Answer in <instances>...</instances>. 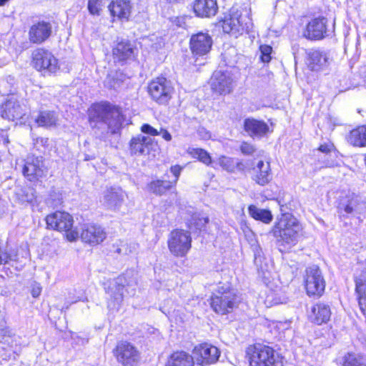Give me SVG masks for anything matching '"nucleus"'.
<instances>
[{
	"instance_id": "nucleus-1",
	"label": "nucleus",
	"mask_w": 366,
	"mask_h": 366,
	"mask_svg": "<svg viewBox=\"0 0 366 366\" xmlns=\"http://www.w3.org/2000/svg\"><path fill=\"white\" fill-rule=\"evenodd\" d=\"M89 119L92 127H97V124H102L112 134L117 133L122 124L119 109L109 102H100L92 105L89 110Z\"/></svg>"
},
{
	"instance_id": "nucleus-2",
	"label": "nucleus",
	"mask_w": 366,
	"mask_h": 366,
	"mask_svg": "<svg viewBox=\"0 0 366 366\" xmlns=\"http://www.w3.org/2000/svg\"><path fill=\"white\" fill-rule=\"evenodd\" d=\"M301 230L302 226L299 221L292 214L286 213L275 223L272 232L277 239L279 246L284 247V249L280 248V250L283 252L297 244Z\"/></svg>"
},
{
	"instance_id": "nucleus-3",
	"label": "nucleus",
	"mask_w": 366,
	"mask_h": 366,
	"mask_svg": "<svg viewBox=\"0 0 366 366\" xmlns=\"http://www.w3.org/2000/svg\"><path fill=\"white\" fill-rule=\"evenodd\" d=\"M246 357L249 366H283L282 356L273 347L262 343L249 345Z\"/></svg>"
},
{
	"instance_id": "nucleus-4",
	"label": "nucleus",
	"mask_w": 366,
	"mask_h": 366,
	"mask_svg": "<svg viewBox=\"0 0 366 366\" xmlns=\"http://www.w3.org/2000/svg\"><path fill=\"white\" fill-rule=\"evenodd\" d=\"M237 303V295L234 290L230 289L229 286L218 287L217 290L211 297V307L217 314L225 315L231 312Z\"/></svg>"
},
{
	"instance_id": "nucleus-5",
	"label": "nucleus",
	"mask_w": 366,
	"mask_h": 366,
	"mask_svg": "<svg viewBox=\"0 0 366 366\" xmlns=\"http://www.w3.org/2000/svg\"><path fill=\"white\" fill-rule=\"evenodd\" d=\"M47 228L65 232L66 239L75 241L79 237V233L72 229L74 219L71 214L65 212L56 211L46 216Z\"/></svg>"
},
{
	"instance_id": "nucleus-6",
	"label": "nucleus",
	"mask_w": 366,
	"mask_h": 366,
	"mask_svg": "<svg viewBox=\"0 0 366 366\" xmlns=\"http://www.w3.org/2000/svg\"><path fill=\"white\" fill-rule=\"evenodd\" d=\"M252 26L251 19L248 16H242L239 11L232 9L228 16H225L222 21L224 32L235 37L248 31Z\"/></svg>"
},
{
	"instance_id": "nucleus-7",
	"label": "nucleus",
	"mask_w": 366,
	"mask_h": 366,
	"mask_svg": "<svg viewBox=\"0 0 366 366\" xmlns=\"http://www.w3.org/2000/svg\"><path fill=\"white\" fill-rule=\"evenodd\" d=\"M167 245L169 252L175 257H184L192 247L190 233L183 229H174L168 237Z\"/></svg>"
},
{
	"instance_id": "nucleus-8",
	"label": "nucleus",
	"mask_w": 366,
	"mask_h": 366,
	"mask_svg": "<svg viewBox=\"0 0 366 366\" xmlns=\"http://www.w3.org/2000/svg\"><path fill=\"white\" fill-rule=\"evenodd\" d=\"M305 286L310 296H321L325 289V281L318 266L312 265L305 270Z\"/></svg>"
},
{
	"instance_id": "nucleus-9",
	"label": "nucleus",
	"mask_w": 366,
	"mask_h": 366,
	"mask_svg": "<svg viewBox=\"0 0 366 366\" xmlns=\"http://www.w3.org/2000/svg\"><path fill=\"white\" fill-rule=\"evenodd\" d=\"M366 204L357 195L354 194L346 196L339 203L338 212L340 216L360 219V215L365 212Z\"/></svg>"
},
{
	"instance_id": "nucleus-10",
	"label": "nucleus",
	"mask_w": 366,
	"mask_h": 366,
	"mask_svg": "<svg viewBox=\"0 0 366 366\" xmlns=\"http://www.w3.org/2000/svg\"><path fill=\"white\" fill-rule=\"evenodd\" d=\"M173 88L164 77L153 79L148 86V92L152 99L160 104H167L172 97Z\"/></svg>"
},
{
	"instance_id": "nucleus-11",
	"label": "nucleus",
	"mask_w": 366,
	"mask_h": 366,
	"mask_svg": "<svg viewBox=\"0 0 366 366\" xmlns=\"http://www.w3.org/2000/svg\"><path fill=\"white\" fill-rule=\"evenodd\" d=\"M114 353L123 366H137L140 360V352L132 343L121 341L117 343Z\"/></svg>"
},
{
	"instance_id": "nucleus-12",
	"label": "nucleus",
	"mask_w": 366,
	"mask_h": 366,
	"mask_svg": "<svg viewBox=\"0 0 366 366\" xmlns=\"http://www.w3.org/2000/svg\"><path fill=\"white\" fill-rule=\"evenodd\" d=\"M32 64L38 71L54 73L59 69L57 59L51 51L44 48H38L33 51Z\"/></svg>"
},
{
	"instance_id": "nucleus-13",
	"label": "nucleus",
	"mask_w": 366,
	"mask_h": 366,
	"mask_svg": "<svg viewBox=\"0 0 366 366\" xmlns=\"http://www.w3.org/2000/svg\"><path fill=\"white\" fill-rule=\"evenodd\" d=\"M129 285L125 275H120L109 282L106 288L107 294L110 296L108 300L109 310L118 311L123 301V291L125 285Z\"/></svg>"
},
{
	"instance_id": "nucleus-14",
	"label": "nucleus",
	"mask_w": 366,
	"mask_h": 366,
	"mask_svg": "<svg viewBox=\"0 0 366 366\" xmlns=\"http://www.w3.org/2000/svg\"><path fill=\"white\" fill-rule=\"evenodd\" d=\"M353 277L358 305L362 315L366 317V260L359 263Z\"/></svg>"
},
{
	"instance_id": "nucleus-15",
	"label": "nucleus",
	"mask_w": 366,
	"mask_h": 366,
	"mask_svg": "<svg viewBox=\"0 0 366 366\" xmlns=\"http://www.w3.org/2000/svg\"><path fill=\"white\" fill-rule=\"evenodd\" d=\"M219 356V350L208 343L200 344L193 350V359L197 365L202 366L216 363Z\"/></svg>"
},
{
	"instance_id": "nucleus-16",
	"label": "nucleus",
	"mask_w": 366,
	"mask_h": 366,
	"mask_svg": "<svg viewBox=\"0 0 366 366\" xmlns=\"http://www.w3.org/2000/svg\"><path fill=\"white\" fill-rule=\"evenodd\" d=\"M333 31V25L330 29L328 21L325 17L315 18L307 25L304 36L311 40L322 39Z\"/></svg>"
},
{
	"instance_id": "nucleus-17",
	"label": "nucleus",
	"mask_w": 366,
	"mask_h": 366,
	"mask_svg": "<svg viewBox=\"0 0 366 366\" xmlns=\"http://www.w3.org/2000/svg\"><path fill=\"white\" fill-rule=\"evenodd\" d=\"M212 39L207 33L198 32L191 36L189 48L192 55L198 58L207 55L212 49Z\"/></svg>"
},
{
	"instance_id": "nucleus-18",
	"label": "nucleus",
	"mask_w": 366,
	"mask_h": 366,
	"mask_svg": "<svg viewBox=\"0 0 366 366\" xmlns=\"http://www.w3.org/2000/svg\"><path fill=\"white\" fill-rule=\"evenodd\" d=\"M211 88L219 94H229L233 89V78L231 71L228 70H217L213 73L211 78Z\"/></svg>"
},
{
	"instance_id": "nucleus-19",
	"label": "nucleus",
	"mask_w": 366,
	"mask_h": 366,
	"mask_svg": "<svg viewBox=\"0 0 366 366\" xmlns=\"http://www.w3.org/2000/svg\"><path fill=\"white\" fill-rule=\"evenodd\" d=\"M106 237L107 233L104 228L94 224H84L80 234L81 241L92 246L102 243Z\"/></svg>"
},
{
	"instance_id": "nucleus-20",
	"label": "nucleus",
	"mask_w": 366,
	"mask_h": 366,
	"mask_svg": "<svg viewBox=\"0 0 366 366\" xmlns=\"http://www.w3.org/2000/svg\"><path fill=\"white\" fill-rule=\"evenodd\" d=\"M270 162L259 160L251 169V179L260 186H265L272 180Z\"/></svg>"
},
{
	"instance_id": "nucleus-21",
	"label": "nucleus",
	"mask_w": 366,
	"mask_h": 366,
	"mask_svg": "<svg viewBox=\"0 0 366 366\" xmlns=\"http://www.w3.org/2000/svg\"><path fill=\"white\" fill-rule=\"evenodd\" d=\"M45 172V166L42 157L30 155L25 159L23 168V174L29 180L32 181L38 177H41Z\"/></svg>"
},
{
	"instance_id": "nucleus-22",
	"label": "nucleus",
	"mask_w": 366,
	"mask_h": 366,
	"mask_svg": "<svg viewBox=\"0 0 366 366\" xmlns=\"http://www.w3.org/2000/svg\"><path fill=\"white\" fill-rule=\"evenodd\" d=\"M51 24L45 21L34 24L29 31V41L35 44H41L46 41L51 34Z\"/></svg>"
},
{
	"instance_id": "nucleus-23",
	"label": "nucleus",
	"mask_w": 366,
	"mask_h": 366,
	"mask_svg": "<svg viewBox=\"0 0 366 366\" xmlns=\"http://www.w3.org/2000/svg\"><path fill=\"white\" fill-rule=\"evenodd\" d=\"M157 143L153 139L139 134L133 137L129 142L130 152L134 155H145L150 153Z\"/></svg>"
},
{
	"instance_id": "nucleus-24",
	"label": "nucleus",
	"mask_w": 366,
	"mask_h": 366,
	"mask_svg": "<svg viewBox=\"0 0 366 366\" xmlns=\"http://www.w3.org/2000/svg\"><path fill=\"white\" fill-rule=\"evenodd\" d=\"M135 51L136 48L129 41L122 39L112 49L113 58L115 61L124 63L134 58Z\"/></svg>"
},
{
	"instance_id": "nucleus-25",
	"label": "nucleus",
	"mask_w": 366,
	"mask_h": 366,
	"mask_svg": "<svg viewBox=\"0 0 366 366\" xmlns=\"http://www.w3.org/2000/svg\"><path fill=\"white\" fill-rule=\"evenodd\" d=\"M125 196L120 187H110L104 192L102 203L107 209L116 211L122 205Z\"/></svg>"
},
{
	"instance_id": "nucleus-26",
	"label": "nucleus",
	"mask_w": 366,
	"mask_h": 366,
	"mask_svg": "<svg viewBox=\"0 0 366 366\" xmlns=\"http://www.w3.org/2000/svg\"><path fill=\"white\" fill-rule=\"evenodd\" d=\"M193 10L198 17L210 18L217 14L218 6L216 0H195Z\"/></svg>"
},
{
	"instance_id": "nucleus-27",
	"label": "nucleus",
	"mask_w": 366,
	"mask_h": 366,
	"mask_svg": "<svg viewBox=\"0 0 366 366\" xmlns=\"http://www.w3.org/2000/svg\"><path fill=\"white\" fill-rule=\"evenodd\" d=\"M113 17L122 21H127L131 14L132 6L129 0H113L108 6Z\"/></svg>"
},
{
	"instance_id": "nucleus-28",
	"label": "nucleus",
	"mask_w": 366,
	"mask_h": 366,
	"mask_svg": "<svg viewBox=\"0 0 366 366\" xmlns=\"http://www.w3.org/2000/svg\"><path fill=\"white\" fill-rule=\"evenodd\" d=\"M331 316L330 306L322 303L317 302L312 306L309 313L310 320L318 325L327 322Z\"/></svg>"
},
{
	"instance_id": "nucleus-29",
	"label": "nucleus",
	"mask_w": 366,
	"mask_h": 366,
	"mask_svg": "<svg viewBox=\"0 0 366 366\" xmlns=\"http://www.w3.org/2000/svg\"><path fill=\"white\" fill-rule=\"evenodd\" d=\"M307 63L312 71H318L327 65L328 56L320 49H310L307 52Z\"/></svg>"
},
{
	"instance_id": "nucleus-30",
	"label": "nucleus",
	"mask_w": 366,
	"mask_h": 366,
	"mask_svg": "<svg viewBox=\"0 0 366 366\" xmlns=\"http://www.w3.org/2000/svg\"><path fill=\"white\" fill-rule=\"evenodd\" d=\"M244 131L250 137H262L269 131V126L264 122L254 118H247L244 121Z\"/></svg>"
},
{
	"instance_id": "nucleus-31",
	"label": "nucleus",
	"mask_w": 366,
	"mask_h": 366,
	"mask_svg": "<svg viewBox=\"0 0 366 366\" xmlns=\"http://www.w3.org/2000/svg\"><path fill=\"white\" fill-rule=\"evenodd\" d=\"M185 214L184 218L187 221V227L191 230H202L209 222L207 217L197 212L192 207H189Z\"/></svg>"
},
{
	"instance_id": "nucleus-32",
	"label": "nucleus",
	"mask_w": 366,
	"mask_h": 366,
	"mask_svg": "<svg viewBox=\"0 0 366 366\" xmlns=\"http://www.w3.org/2000/svg\"><path fill=\"white\" fill-rule=\"evenodd\" d=\"M348 144L355 147H366V125L357 127L346 136Z\"/></svg>"
},
{
	"instance_id": "nucleus-33",
	"label": "nucleus",
	"mask_w": 366,
	"mask_h": 366,
	"mask_svg": "<svg viewBox=\"0 0 366 366\" xmlns=\"http://www.w3.org/2000/svg\"><path fill=\"white\" fill-rule=\"evenodd\" d=\"M218 164L225 171L234 173L236 171L244 172L246 170L245 164L237 159L229 157L221 156L218 160Z\"/></svg>"
},
{
	"instance_id": "nucleus-34",
	"label": "nucleus",
	"mask_w": 366,
	"mask_h": 366,
	"mask_svg": "<svg viewBox=\"0 0 366 366\" xmlns=\"http://www.w3.org/2000/svg\"><path fill=\"white\" fill-rule=\"evenodd\" d=\"M25 111L20 103L16 100H8L4 104V114L6 118L11 120L22 118Z\"/></svg>"
},
{
	"instance_id": "nucleus-35",
	"label": "nucleus",
	"mask_w": 366,
	"mask_h": 366,
	"mask_svg": "<svg viewBox=\"0 0 366 366\" xmlns=\"http://www.w3.org/2000/svg\"><path fill=\"white\" fill-rule=\"evenodd\" d=\"M166 366H194V359L184 351L176 352L170 356Z\"/></svg>"
},
{
	"instance_id": "nucleus-36",
	"label": "nucleus",
	"mask_w": 366,
	"mask_h": 366,
	"mask_svg": "<svg viewBox=\"0 0 366 366\" xmlns=\"http://www.w3.org/2000/svg\"><path fill=\"white\" fill-rule=\"evenodd\" d=\"M173 186L171 181L157 179L148 184V189L156 195H162Z\"/></svg>"
},
{
	"instance_id": "nucleus-37",
	"label": "nucleus",
	"mask_w": 366,
	"mask_h": 366,
	"mask_svg": "<svg viewBox=\"0 0 366 366\" xmlns=\"http://www.w3.org/2000/svg\"><path fill=\"white\" fill-rule=\"evenodd\" d=\"M248 212L252 218L262 221L265 224H269L272 220V214L269 210L259 209L254 205H250L248 207Z\"/></svg>"
},
{
	"instance_id": "nucleus-38",
	"label": "nucleus",
	"mask_w": 366,
	"mask_h": 366,
	"mask_svg": "<svg viewBox=\"0 0 366 366\" xmlns=\"http://www.w3.org/2000/svg\"><path fill=\"white\" fill-rule=\"evenodd\" d=\"M58 118L54 112H41L35 122L39 127H50L56 124Z\"/></svg>"
},
{
	"instance_id": "nucleus-39",
	"label": "nucleus",
	"mask_w": 366,
	"mask_h": 366,
	"mask_svg": "<svg viewBox=\"0 0 366 366\" xmlns=\"http://www.w3.org/2000/svg\"><path fill=\"white\" fill-rule=\"evenodd\" d=\"M342 366H366V360L360 354L347 352L342 357Z\"/></svg>"
},
{
	"instance_id": "nucleus-40",
	"label": "nucleus",
	"mask_w": 366,
	"mask_h": 366,
	"mask_svg": "<svg viewBox=\"0 0 366 366\" xmlns=\"http://www.w3.org/2000/svg\"><path fill=\"white\" fill-rule=\"evenodd\" d=\"M16 198L21 204H32L36 199L35 191L32 188H21L16 192Z\"/></svg>"
},
{
	"instance_id": "nucleus-41",
	"label": "nucleus",
	"mask_w": 366,
	"mask_h": 366,
	"mask_svg": "<svg viewBox=\"0 0 366 366\" xmlns=\"http://www.w3.org/2000/svg\"><path fill=\"white\" fill-rule=\"evenodd\" d=\"M189 153L194 158L198 159L204 164L209 165L212 162L209 154L204 149L200 148H189Z\"/></svg>"
},
{
	"instance_id": "nucleus-42",
	"label": "nucleus",
	"mask_w": 366,
	"mask_h": 366,
	"mask_svg": "<svg viewBox=\"0 0 366 366\" xmlns=\"http://www.w3.org/2000/svg\"><path fill=\"white\" fill-rule=\"evenodd\" d=\"M106 4V0H89L88 9L92 15H100V12Z\"/></svg>"
},
{
	"instance_id": "nucleus-43",
	"label": "nucleus",
	"mask_w": 366,
	"mask_h": 366,
	"mask_svg": "<svg viewBox=\"0 0 366 366\" xmlns=\"http://www.w3.org/2000/svg\"><path fill=\"white\" fill-rule=\"evenodd\" d=\"M259 51L261 61L264 63L269 62L272 59V47L267 44L261 45L259 46Z\"/></svg>"
},
{
	"instance_id": "nucleus-44",
	"label": "nucleus",
	"mask_w": 366,
	"mask_h": 366,
	"mask_svg": "<svg viewBox=\"0 0 366 366\" xmlns=\"http://www.w3.org/2000/svg\"><path fill=\"white\" fill-rule=\"evenodd\" d=\"M61 203L62 198L60 197L59 194H57L56 193H54V194H50V199H48L47 202L48 205L54 208L60 206Z\"/></svg>"
},
{
	"instance_id": "nucleus-45",
	"label": "nucleus",
	"mask_w": 366,
	"mask_h": 366,
	"mask_svg": "<svg viewBox=\"0 0 366 366\" xmlns=\"http://www.w3.org/2000/svg\"><path fill=\"white\" fill-rule=\"evenodd\" d=\"M141 131L144 133V134H149V135H151V136H157V135H159V131L154 128L153 127H152L150 124H144L142 127H141Z\"/></svg>"
},
{
	"instance_id": "nucleus-46",
	"label": "nucleus",
	"mask_w": 366,
	"mask_h": 366,
	"mask_svg": "<svg viewBox=\"0 0 366 366\" xmlns=\"http://www.w3.org/2000/svg\"><path fill=\"white\" fill-rule=\"evenodd\" d=\"M240 150L244 155H251L255 152V148L252 144L244 142L240 146Z\"/></svg>"
},
{
	"instance_id": "nucleus-47",
	"label": "nucleus",
	"mask_w": 366,
	"mask_h": 366,
	"mask_svg": "<svg viewBox=\"0 0 366 366\" xmlns=\"http://www.w3.org/2000/svg\"><path fill=\"white\" fill-rule=\"evenodd\" d=\"M182 170V167H180L179 165H174V166H172L170 167V172L173 174V175L174 176L175 179L173 182V184H175L179 179V177L181 174V172Z\"/></svg>"
},
{
	"instance_id": "nucleus-48",
	"label": "nucleus",
	"mask_w": 366,
	"mask_h": 366,
	"mask_svg": "<svg viewBox=\"0 0 366 366\" xmlns=\"http://www.w3.org/2000/svg\"><path fill=\"white\" fill-rule=\"evenodd\" d=\"M333 149H334V145L332 144H321L319 147V150L325 154H329V153L332 152Z\"/></svg>"
},
{
	"instance_id": "nucleus-49",
	"label": "nucleus",
	"mask_w": 366,
	"mask_h": 366,
	"mask_svg": "<svg viewBox=\"0 0 366 366\" xmlns=\"http://www.w3.org/2000/svg\"><path fill=\"white\" fill-rule=\"evenodd\" d=\"M41 287L39 284L34 285L31 292L32 297L36 298L41 295Z\"/></svg>"
},
{
	"instance_id": "nucleus-50",
	"label": "nucleus",
	"mask_w": 366,
	"mask_h": 366,
	"mask_svg": "<svg viewBox=\"0 0 366 366\" xmlns=\"http://www.w3.org/2000/svg\"><path fill=\"white\" fill-rule=\"evenodd\" d=\"M159 132V134H162V138L164 140H166L167 142H169L172 140V135L167 130H166L163 128H161V129Z\"/></svg>"
},
{
	"instance_id": "nucleus-51",
	"label": "nucleus",
	"mask_w": 366,
	"mask_h": 366,
	"mask_svg": "<svg viewBox=\"0 0 366 366\" xmlns=\"http://www.w3.org/2000/svg\"><path fill=\"white\" fill-rule=\"evenodd\" d=\"M199 135L204 139H208L211 137V134L205 129L201 128L198 130Z\"/></svg>"
},
{
	"instance_id": "nucleus-52",
	"label": "nucleus",
	"mask_w": 366,
	"mask_h": 366,
	"mask_svg": "<svg viewBox=\"0 0 366 366\" xmlns=\"http://www.w3.org/2000/svg\"><path fill=\"white\" fill-rule=\"evenodd\" d=\"M10 259L8 253L0 250V264L6 263Z\"/></svg>"
},
{
	"instance_id": "nucleus-53",
	"label": "nucleus",
	"mask_w": 366,
	"mask_h": 366,
	"mask_svg": "<svg viewBox=\"0 0 366 366\" xmlns=\"http://www.w3.org/2000/svg\"><path fill=\"white\" fill-rule=\"evenodd\" d=\"M6 327V322L4 312L0 311V330H4Z\"/></svg>"
},
{
	"instance_id": "nucleus-54",
	"label": "nucleus",
	"mask_w": 366,
	"mask_h": 366,
	"mask_svg": "<svg viewBox=\"0 0 366 366\" xmlns=\"http://www.w3.org/2000/svg\"><path fill=\"white\" fill-rule=\"evenodd\" d=\"M185 19H186V17H184V16L177 17V19L175 20V24L179 27H185L186 26Z\"/></svg>"
},
{
	"instance_id": "nucleus-55",
	"label": "nucleus",
	"mask_w": 366,
	"mask_h": 366,
	"mask_svg": "<svg viewBox=\"0 0 366 366\" xmlns=\"http://www.w3.org/2000/svg\"><path fill=\"white\" fill-rule=\"evenodd\" d=\"M106 83L108 86H109L110 88H114V89H115L117 87V86L119 85V84L117 82V81H114V82H112L110 76H109L107 78Z\"/></svg>"
},
{
	"instance_id": "nucleus-56",
	"label": "nucleus",
	"mask_w": 366,
	"mask_h": 366,
	"mask_svg": "<svg viewBox=\"0 0 366 366\" xmlns=\"http://www.w3.org/2000/svg\"><path fill=\"white\" fill-rule=\"evenodd\" d=\"M48 141L49 139L47 138L39 137L36 139V144H40L42 146H45L46 144H48Z\"/></svg>"
},
{
	"instance_id": "nucleus-57",
	"label": "nucleus",
	"mask_w": 366,
	"mask_h": 366,
	"mask_svg": "<svg viewBox=\"0 0 366 366\" xmlns=\"http://www.w3.org/2000/svg\"><path fill=\"white\" fill-rule=\"evenodd\" d=\"M79 300H79V299H78V300L76 299V300H74V301H71V302H69V301H68V302H66V304H67V305H66V307H64L62 308V310H64V309L67 310V309L69 308V307L71 304H73V303H74V302H78Z\"/></svg>"
},
{
	"instance_id": "nucleus-58",
	"label": "nucleus",
	"mask_w": 366,
	"mask_h": 366,
	"mask_svg": "<svg viewBox=\"0 0 366 366\" xmlns=\"http://www.w3.org/2000/svg\"><path fill=\"white\" fill-rule=\"evenodd\" d=\"M9 0H0V6L5 5Z\"/></svg>"
},
{
	"instance_id": "nucleus-59",
	"label": "nucleus",
	"mask_w": 366,
	"mask_h": 366,
	"mask_svg": "<svg viewBox=\"0 0 366 366\" xmlns=\"http://www.w3.org/2000/svg\"><path fill=\"white\" fill-rule=\"evenodd\" d=\"M0 138H4V132L0 129Z\"/></svg>"
},
{
	"instance_id": "nucleus-60",
	"label": "nucleus",
	"mask_w": 366,
	"mask_h": 366,
	"mask_svg": "<svg viewBox=\"0 0 366 366\" xmlns=\"http://www.w3.org/2000/svg\"><path fill=\"white\" fill-rule=\"evenodd\" d=\"M169 3H175L178 1L179 0H167Z\"/></svg>"
},
{
	"instance_id": "nucleus-61",
	"label": "nucleus",
	"mask_w": 366,
	"mask_h": 366,
	"mask_svg": "<svg viewBox=\"0 0 366 366\" xmlns=\"http://www.w3.org/2000/svg\"><path fill=\"white\" fill-rule=\"evenodd\" d=\"M11 352H14V351L12 350H9V355H8L9 359L10 358V356L11 355Z\"/></svg>"
}]
</instances>
